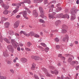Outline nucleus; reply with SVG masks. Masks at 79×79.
<instances>
[{"mask_svg": "<svg viewBox=\"0 0 79 79\" xmlns=\"http://www.w3.org/2000/svg\"><path fill=\"white\" fill-rule=\"evenodd\" d=\"M78 10L77 9V8L74 6L71 10V13H73L76 15L77 14V12Z\"/></svg>", "mask_w": 79, "mask_h": 79, "instance_id": "f257e3e1", "label": "nucleus"}, {"mask_svg": "<svg viewBox=\"0 0 79 79\" xmlns=\"http://www.w3.org/2000/svg\"><path fill=\"white\" fill-rule=\"evenodd\" d=\"M39 10L41 13V15H40V16L41 17H42V18H44V12H43L44 10L42 9V7L40 6V7H39Z\"/></svg>", "mask_w": 79, "mask_h": 79, "instance_id": "f03ea898", "label": "nucleus"}, {"mask_svg": "<svg viewBox=\"0 0 79 79\" xmlns=\"http://www.w3.org/2000/svg\"><path fill=\"white\" fill-rule=\"evenodd\" d=\"M23 3L24 2H21L18 4H12V6H16L17 8H19V6H21V4H23Z\"/></svg>", "mask_w": 79, "mask_h": 79, "instance_id": "7ed1b4c3", "label": "nucleus"}, {"mask_svg": "<svg viewBox=\"0 0 79 79\" xmlns=\"http://www.w3.org/2000/svg\"><path fill=\"white\" fill-rule=\"evenodd\" d=\"M7 48L9 51L12 53L14 52V49L13 48L12 46L11 45H9L7 47Z\"/></svg>", "mask_w": 79, "mask_h": 79, "instance_id": "20e7f679", "label": "nucleus"}, {"mask_svg": "<svg viewBox=\"0 0 79 79\" xmlns=\"http://www.w3.org/2000/svg\"><path fill=\"white\" fill-rule=\"evenodd\" d=\"M55 15H56V13H55L54 12L52 13V15L49 14H48V16L49 18V19H51L52 18V19H54V18H55V17H54V16H55Z\"/></svg>", "mask_w": 79, "mask_h": 79, "instance_id": "39448f33", "label": "nucleus"}, {"mask_svg": "<svg viewBox=\"0 0 79 79\" xmlns=\"http://www.w3.org/2000/svg\"><path fill=\"white\" fill-rule=\"evenodd\" d=\"M11 43L15 48H16V41H15V40H11Z\"/></svg>", "mask_w": 79, "mask_h": 79, "instance_id": "423d86ee", "label": "nucleus"}, {"mask_svg": "<svg viewBox=\"0 0 79 79\" xmlns=\"http://www.w3.org/2000/svg\"><path fill=\"white\" fill-rule=\"evenodd\" d=\"M19 21H17L15 23L14 27L15 28H17L19 26Z\"/></svg>", "mask_w": 79, "mask_h": 79, "instance_id": "0eeeda50", "label": "nucleus"}, {"mask_svg": "<svg viewBox=\"0 0 79 79\" xmlns=\"http://www.w3.org/2000/svg\"><path fill=\"white\" fill-rule=\"evenodd\" d=\"M33 15L34 16H35V18L38 16V14L36 10H35L33 11Z\"/></svg>", "mask_w": 79, "mask_h": 79, "instance_id": "6e6552de", "label": "nucleus"}, {"mask_svg": "<svg viewBox=\"0 0 79 79\" xmlns=\"http://www.w3.org/2000/svg\"><path fill=\"white\" fill-rule=\"evenodd\" d=\"M3 55L4 56H5L6 57L8 56V55H9L8 51L6 50L4 51L3 52Z\"/></svg>", "mask_w": 79, "mask_h": 79, "instance_id": "1a4fd4ad", "label": "nucleus"}, {"mask_svg": "<svg viewBox=\"0 0 79 79\" xmlns=\"http://www.w3.org/2000/svg\"><path fill=\"white\" fill-rule=\"evenodd\" d=\"M71 13V20H72V21H73V20H74L75 19H76V14H73V13Z\"/></svg>", "mask_w": 79, "mask_h": 79, "instance_id": "9d476101", "label": "nucleus"}, {"mask_svg": "<svg viewBox=\"0 0 79 79\" xmlns=\"http://www.w3.org/2000/svg\"><path fill=\"white\" fill-rule=\"evenodd\" d=\"M68 39H69V37L68 35H66L65 37L63 38L62 40L63 42H65L66 40H68Z\"/></svg>", "mask_w": 79, "mask_h": 79, "instance_id": "9b49d317", "label": "nucleus"}, {"mask_svg": "<svg viewBox=\"0 0 79 79\" xmlns=\"http://www.w3.org/2000/svg\"><path fill=\"white\" fill-rule=\"evenodd\" d=\"M2 6L4 8L5 10H7V9H8V8H9V7H10L8 5H6L4 4L2 5Z\"/></svg>", "mask_w": 79, "mask_h": 79, "instance_id": "f8f14e48", "label": "nucleus"}, {"mask_svg": "<svg viewBox=\"0 0 79 79\" xmlns=\"http://www.w3.org/2000/svg\"><path fill=\"white\" fill-rule=\"evenodd\" d=\"M21 60L23 63H25L27 61V60L26 58H22L21 59Z\"/></svg>", "mask_w": 79, "mask_h": 79, "instance_id": "ddd939ff", "label": "nucleus"}, {"mask_svg": "<svg viewBox=\"0 0 79 79\" xmlns=\"http://www.w3.org/2000/svg\"><path fill=\"white\" fill-rule=\"evenodd\" d=\"M36 66V65L35 64L33 63L32 64V66L31 67V70H34L35 69V68Z\"/></svg>", "mask_w": 79, "mask_h": 79, "instance_id": "4468645a", "label": "nucleus"}, {"mask_svg": "<svg viewBox=\"0 0 79 79\" xmlns=\"http://www.w3.org/2000/svg\"><path fill=\"white\" fill-rule=\"evenodd\" d=\"M10 23L9 22H6L4 24V26L6 28H7V27H8L10 26Z\"/></svg>", "mask_w": 79, "mask_h": 79, "instance_id": "2eb2a0df", "label": "nucleus"}, {"mask_svg": "<svg viewBox=\"0 0 79 79\" xmlns=\"http://www.w3.org/2000/svg\"><path fill=\"white\" fill-rule=\"evenodd\" d=\"M61 9H62V8H61V7H57L54 11L55 12H58V11H61Z\"/></svg>", "mask_w": 79, "mask_h": 79, "instance_id": "dca6fc26", "label": "nucleus"}, {"mask_svg": "<svg viewBox=\"0 0 79 79\" xmlns=\"http://www.w3.org/2000/svg\"><path fill=\"white\" fill-rule=\"evenodd\" d=\"M64 15H63V14H57L56 15V18H63V16Z\"/></svg>", "mask_w": 79, "mask_h": 79, "instance_id": "f3484780", "label": "nucleus"}, {"mask_svg": "<svg viewBox=\"0 0 79 79\" xmlns=\"http://www.w3.org/2000/svg\"><path fill=\"white\" fill-rule=\"evenodd\" d=\"M43 1V0H34V3H41Z\"/></svg>", "mask_w": 79, "mask_h": 79, "instance_id": "a211bd4d", "label": "nucleus"}, {"mask_svg": "<svg viewBox=\"0 0 79 79\" xmlns=\"http://www.w3.org/2000/svg\"><path fill=\"white\" fill-rule=\"evenodd\" d=\"M58 57H60V58H62V59H63V60H65V58H64V57L62 56L61 54H59L58 55Z\"/></svg>", "mask_w": 79, "mask_h": 79, "instance_id": "6ab92c4d", "label": "nucleus"}, {"mask_svg": "<svg viewBox=\"0 0 79 79\" xmlns=\"http://www.w3.org/2000/svg\"><path fill=\"white\" fill-rule=\"evenodd\" d=\"M69 15L67 14L64 15L63 16V18H67V19H69Z\"/></svg>", "mask_w": 79, "mask_h": 79, "instance_id": "aec40b11", "label": "nucleus"}, {"mask_svg": "<svg viewBox=\"0 0 79 79\" xmlns=\"http://www.w3.org/2000/svg\"><path fill=\"white\" fill-rule=\"evenodd\" d=\"M24 2L23 3H28L29 4L31 3V1L30 0H24V2Z\"/></svg>", "mask_w": 79, "mask_h": 79, "instance_id": "412c9836", "label": "nucleus"}, {"mask_svg": "<svg viewBox=\"0 0 79 79\" xmlns=\"http://www.w3.org/2000/svg\"><path fill=\"white\" fill-rule=\"evenodd\" d=\"M23 17H25V16H27V12L26 11H23Z\"/></svg>", "mask_w": 79, "mask_h": 79, "instance_id": "4be33fe9", "label": "nucleus"}, {"mask_svg": "<svg viewBox=\"0 0 79 79\" xmlns=\"http://www.w3.org/2000/svg\"><path fill=\"white\" fill-rule=\"evenodd\" d=\"M45 74L47 77H51V76H52V75L48 73V72H46Z\"/></svg>", "mask_w": 79, "mask_h": 79, "instance_id": "5701e85b", "label": "nucleus"}, {"mask_svg": "<svg viewBox=\"0 0 79 79\" xmlns=\"http://www.w3.org/2000/svg\"><path fill=\"white\" fill-rule=\"evenodd\" d=\"M7 20V18H5V17H2V18L1 22H3L4 21H6Z\"/></svg>", "mask_w": 79, "mask_h": 79, "instance_id": "b1692460", "label": "nucleus"}, {"mask_svg": "<svg viewBox=\"0 0 79 79\" xmlns=\"http://www.w3.org/2000/svg\"><path fill=\"white\" fill-rule=\"evenodd\" d=\"M0 79H7V78L5 76H0Z\"/></svg>", "mask_w": 79, "mask_h": 79, "instance_id": "393cba45", "label": "nucleus"}, {"mask_svg": "<svg viewBox=\"0 0 79 79\" xmlns=\"http://www.w3.org/2000/svg\"><path fill=\"white\" fill-rule=\"evenodd\" d=\"M34 34H35V33L33 31H31L29 33V35H31V36H32L34 35Z\"/></svg>", "mask_w": 79, "mask_h": 79, "instance_id": "a878e982", "label": "nucleus"}, {"mask_svg": "<svg viewBox=\"0 0 79 79\" xmlns=\"http://www.w3.org/2000/svg\"><path fill=\"white\" fill-rule=\"evenodd\" d=\"M38 48H39L41 49V50H42L43 52H44V48L43 47H42L40 46H38Z\"/></svg>", "mask_w": 79, "mask_h": 79, "instance_id": "bb28decb", "label": "nucleus"}, {"mask_svg": "<svg viewBox=\"0 0 79 79\" xmlns=\"http://www.w3.org/2000/svg\"><path fill=\"white\" fill-rule=\"evenodd\" d=\"M42 70H43V71L45 73H47V70L46 69L44 68H42Z\"/></svg>", "mask_w": 79, "mask_h": 79, "instance_id": "cd10ccee", "label": "nucleus"}, {"mask_svg": "<svg viewBox=\"0 0 79 79\" xmlns=\"http://www.w3.org/2000/svg\"><path fill=\"white\" fill-rule=\"evenodd\" d=\"M8 10H5L4 11L3 13L4 14V15H7V14H8Z\"/></svg>", "mask_w": 79, "mask_h": 79, "instance_id": "c85d7f7f", "label": "nucleus"}, {"mask_svg": "<svg viewBox=\"0 0 79 79\" xmlns=\"http://www.w3.org/2000/svg\"><path fill=\"white\" fill-rule=\"evenodd\" d=\"M32 44L30 42L27 43V46L28 47H29Z\"/></svg>", "mask_w": 79, "mask_h": 79, "instance_id": "c756f323", "label": "nucleus"}, {"mask_svg": "<svg viewBox=\"0 0 79 79\" xmlns=\"http://www.w3.org/2000/svg\"><path fill=\"white\" fill-rule=\"evenodd\" d=\"M40 45H42L43 47H47V45L44 44V43H40Z\"/></svg>", "mask_w": 79, "mask_h": 79, "instance_id": "7c9ffc66", "label": "nucleus"}, {"mask_svg": "<svg viewBox=\"0 0 79 79\" xmlns=\"http://www.w3.org/2000/svg\"><path fill=\"white\" fill-rule=\"evenodd\" d=\"M67 32V30L65 29H63L62 30V34H64V33H66Z\"/></svg>", "mask_w": 79, "mask_h": 79, "instance_id": "2f4dec72", "label": "nucleus"}, {"mask_svg": "<svg viewBox=\"0 0 79 79\" xmlns=\"http://www.w3.org/2000/svg\"><path fill=\"white\" fill-rule=\"evenodd\" d=\"M75 63L76 61H73L70 64H71V65H72V66H74V64H75Z\"/></svg>", "mask_w": 79, "mask_h": 79, "instance_id": "473e14b6", "label": "nucleus"}, {"mask_svg": "<svg viewBox=\"0 0 79 79\" xmlns=\"http://www.w3.org/2000/svg\"><path fill=\"white\" fill-rule=\"evenodd\" d=\"M44 50L45 52H48L49 50V48L48 47H47L45 48Z\"/></svg>", "mask_w": 79, "mask_h": 79, "instance_id": "72a5a7b5", "label": "nucleus"}, {"mask_svg": "<svg viewBox=\"0 0 79 79\" xmlns=\"http://www.w3.org/2000/svg\"><path fill=\"white\" fill-rule=\"evenodd\" d=\"M18 8H17L15 10H13V13H17V12L18 11Z\"/></svg>", "mask_w": 79, "mask_h": 79, "instance_id": "f704fd0d", "label": "nucleus"}, {"mask_svg": "<svg viewBox=\"0 0 79 79\" xmlns=\"http://www.w3.org/2000/svg\"><path fill=\"white\" fill-rule=\"evenodd\" d=\"M40 58L38 56H35L34 60H39Z\"/></svg>", "mask_w": 79, "mask_h": 79, "instance_id": "c9c22d12", "label": "nucleus"}, {"mask_svg": "<svg viewBox=\"0 0 79 79\" xmlns=\"http://www.w3.org/2000/svg\"><path fill=\"white\" fill-rule=\"evenodd\" d=\"M39 22H40V23H45V21H44L42 19H40L39 20Z\"/></svg>", "mask_w": 79, "mask_h": 79, "instance_id": "e433bc0d", "label": "nucleus"}, {"mask_svg": "<svg viewBox=\"0 0 79 79\" xmlns=\"http://www.w3.org/2000/svg\"><path fill=\"white\" fill-rule=\"evenodd\" d=\"M54 74L56 75H57V74H58V71L56 70H54Z\"/></svg>", "mask_w": 79, "mask_h": 79, "instance_id": "4c0bfd02", "label": "nucleus"}, {"mask_svg": "<svg viewBox=\"0 0 79 79\" xmlns=\"http://www.w3.org/2000/svg\"><path fill=\"white\" fill-rule=\"evenodd\" d=\"M55 41H56V42H59L60 39L58 38L57 37L55 39Z\"/></svg>", "mask_w": 79, "mask_h": 79, "instance_id": "58836bf2", "label": "nucleus"}, {"mask_svg": "<svg viewBox=\"0 0 79 79\" xmlns=\"http://www.w3.org/2000/svg\"><path fill=\"white\" fill-rule=\"evenodd\" d=\"M34 37L36 38H39V35L38 34H35L34 35Z\"/></svg>", "mask_w": 79, "mask_h": 79, "instance_id": "ea45409f", "label": "nucleus"}, {"mask_svg": "<svg viewBox=\"0 0 79 79\" xmlns=\"http://www.w3.org/2000/svg\"><path fill=\"white\" fill-rule=\"evenodd\" d=\"M4 40H5L6 42L7 43H8V42H9L8 40V39L6 38H4Z\"/></svg>", "mask_w": 79, "mask_h": 79, "instance_id": "a19ab883", "label": "nucleus"}, {"mask_svg": "<svg viewBox=\"0 0 79 79\" xmlns=\"http://www.w3.org/2000/svg\"><path fill=\"white\" fill-rule=\"evenodd\" d=\"M25 49L26 50V51H27V52H28L29 51H31V50L30 49H29V48H26V47H25Z\"/></svg>", "mask_w": 79, "mask_h": 79, "instance_id": "79ce46f5", "label": "nucleus"}, {"mask_svg": "<svg viewBox=\"0 0 79 79\" xmlns=\"http://www.w3.org/2000/svg\"><path fill=\"white\" fill-rule=\"evenodd\" d=\"M10 71L11 73L13 74L15 73V71H14L13 69H10Z\"/></svg>", "mask_w": 79, "mask_h": 79, "instance_id": "37998d69", "label": "nucleus"}, {"mask_svg": "<svg viewBox=\"0 0 79 79\" xmlns=\"http://www.w3.org/2000/svg\"><path fill=\"white\" fill-rule=\"evenodd\" d=\"M7 63L8 64H10L11 63V61L8 60L7 61Z\"/></svg>", "mask_w": 79, "mask_h": 79, "instance_id": "c03bdc74", "label": "nucleus"}, {"mask_svg": "<svg viewBox=\"0 0 79 79\" xmlns=\"http://www.w3.org/2000/svg\"><path fill=\"white\" fill-rule=\"evenodd\" d=\"M18 57H16L15 59L14 60L13 62L14 63H16V60H18Z\"/></svg>", "mask_w": 79, "mask_h": 79, "instance_id": "a18cd8bd", "label": "nucleus"}, {"mask_svg": "<svg viewBox=\"0 0 79 79\" xmlns=\"http://www.w3.org/2000/svg\"><path fill=\"white\" fill-rule=\"evenodd\" d=\"M60 46L59 45H57L56 46V48L57 50H58V49H60Z\"/></svg>", "mask_w": 79, "mask_h": 79, "instance_id": "49530a36", "label": "nucleus"}, {"mask_svg": "<svg viewBox=\"0 0 79 79\" xmlns=\"http://www.w3.org/2000/svg\"><path fill=\"white\" fill-rule=\"evenodd\" d=\"M72 61V59H71V58H69V60H68V61L69 62V63H71V62Z\"/></svg>", "mask_w": 79, "mask_h": 79, "instance_id": "de8ad7c7", "label": "nucleus"}, {"mask_svg": "<svg viewBox=\"0 0 79 79\" xmlns=\"http://www.w3.org/2000/svg\"><path fill=\"white\" fill-rule=\"evenodd\" d=\"M34 77H35V79H39V78L38 77V76H37V75H34Z\"/></svg>", "mask_w": 79, "mask_h": 79, "instance_id": "09e8293b", "label": "nucleus"}, {"mask_svg": "<svg viewBox=\"0 0 79 79\" xmlns=\"http://www.w3.org/2000/svg\"><path fill=\"white\" fill-rule=\"evenodd\" d=\"M63 28H64V29H67V28H68V27H67V26H66V25H63Z\"/></svg>", "mask_w": 79, "mask_h": 79, "instance_id": "8fccbe9b", "label": "nucleus"}, {"mask_svg": "<svg viewBox=\"0 0 79 79\" xmlns=\"http://www.w3.org/2000/svg\"><path fill=\"white\" fill-rule=\"evenodd\" d=\"M49 68L51 69H55V67L52 66H50Z\"/></svg>", "mask_w": 79, "mask_h": 79, "instance_id": "3c124183", "label": "nucleus"}, {"mask_svg": "<svg viewBox=\"0 0 79 79\" xmlns=\"http://www.w3.org/2000/svg\"><path fill=\"white\" fill-rule=\"evenodd\" d=\"M60 23V20H58L55 22V24H59Z\"/></svg>", "mask_w": 79, "mask_h": 79, "instance_id": "603ef678", "label": "nucleus"}, {"mask_svg": "<svg viewBox=\"0 0 79 79\" xmlns=\"http://www.w3.org/2000/svg\"><path fill=\"white\" fill-rule=\"evenodd\" d=\"M20 17H21V15H18L16 16V18H17V19L19 18H20Z\"/></svg>", "mask_w": 79, "mask_h": 79, "instance_id": "864d4df0", "label": "nucleus"}, {"mask_svg": "<svg viewBox=\"0 0 79 79\" xmlns=\"http://www.w3.org/2000/svg\"><path fill=\"white\" fill-rule=\"evenodd\" d=\"M53 11V8H51V9H50L49 10V12H52Z\"/></svg>", "mask_w": 79, "mask_h": 79, "instance_id": "5fc2aeb1", "label": "nucleus"}, {"mask_svg": "<svg viewBox=\"0 0 79 79\" xmlns=\"http://www.w3.org/2000/svg\"><path fill=\"white\" fill-rule=\"evenodd\" d=\"M44 4H47V0H44Z\"/></svg>", "mask_w": 79, "mask_h": 79, "instance_id": "6e6d98bb", "label": "nucleus"}, {"mask_svg": "<svg viewBox=\"0 0 79 79\" xmlns=\"http://www.w3.org/2000/svg\"><path fill=\"white\" fill-rule=\"evenodd\" d=\"M24 31H22L20 32V34H24Z\"/></svg>", "mask_w": 79, "mask_h": 79, "instance_id": "4d7b16f0", "label": "nucleus"}, {"mask_svg": "<svg viewBox=\"0 0 79 79\" xmlns=\"http://www.w3.org/2000/svg\"><path fill=\"white\" fill-rule=\"evenodd\" d=\"M52 32H58V31L57 30H54L52 31Z\"/></svg>", "mask_w": 79, "mask_h": 79, "instance_id": "13d9d810", "label": "nucleus"}, {"mask_svg": "<svg viewBox=\"0 0 79 79\" xmlns=\"http://www.w3.org/2000/svg\"><path fill=\"white\" fill-rule=\"evenodd\" d=\"M25 10H27V11H29V13H30V11H29V9H27V8H25Z\"/></svg>", "mask_w": 79, "mask_h": 79, "instance_id": "bf43d9fd", "label": "nucleus"}, {"mask_svg": "<svg viewBox=\"0 0 79 79\" xmlns=\"http://www.w3.org/2000/svg\"><path fill=\"white\" fill-rule=\"evenodd\" d=\"M74 43H75V44H76V45L78 44V42L77 41H75Z\"/></svg>", "mask_w": 79, "mask_h": 79, "instance_id": "052dcab7", "label": "nucleus"}, {"mask_svg": "<svg viewBox=\"0 0 79 79\" xmlns=\"http://www.w3.org/2000/svg\"><path fill=\"white\" fill-rule=\"evenodd\" d=\"M77 68H78V69H77ZM79 68V65L76 66V70H78Z\"/></svg>", "mask_w": 79, "mask_h": 79, "instance_id": "680f3d73", "label": "nucleus"}, {"mask_svg": "<svg viewBox=\"0 0 79 79\" xmlns=\"http://www.w3.org/2000/svg\"><path fill=\"white\" fill-rule=\"evenodd\" d=\"M10 35H14V33H13V31H11L10 33Z\"/></svg>", "mask_w": 79, "mask_h": 79, "instance_id": "e2e57ef3", "label": "nucleus"}, {"mask_svg": "<svg viewBox=\"0 0 79 79\" xmlns=\"http://www.w3.org/2000/svg\"><path fill=\"white\" fill-rule=\"evenodd\" d=\"M16 66H17V67H18L19 66V64L18 63H17L16 64Z\"/></svg>", "mask_w": 79, "mask_h": 79, "instance_id": "0e129e2a", "label": "nucleus"}, {"mask_svg": "<svg viewBox=\"0 0 79 79\" xmlns=\"http://www.w3.org/2000/svg\"><path fill=\"white\" fill-rule=\"evenodd\" d=\"M23 34H24V35H26V36L27 35V33H26L24 31L23 33Z\"/></svg>", "mask_w": 79, "mask_h": 79, "instance_id": "69168bd1", "label": "nucleus"}, {"mask_svg": "<svg viewBox=\"0 0 79 79\" xmlns=\"http://www.w3.org/2000/svg\"><path fill=\"white\" fill-rule=\"evenodd\" d=\"M19 45L20 47H23V44L22 43H20L19 44Z\"/></svg>", "mask_w": 79, "mask_h": 79, "instance_id": "338daca9", "label": "nucleus"}, {"mask_svg": "<svg viewBox=\"0 0 79 79\" xmlns=\"http://www.w3.org/2000/svg\"><path fill=\"white\" fill-rule=\"evenodd\" d=\"M17 50H18V51H20V50H21V49H20V48H19V47L17 48Z\"/></svg>", "mask_w": 79, "mask_h": 79, "instance_id": "774afa93", "label": "nucleus"}]
</instances>
